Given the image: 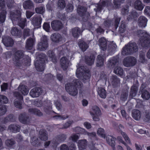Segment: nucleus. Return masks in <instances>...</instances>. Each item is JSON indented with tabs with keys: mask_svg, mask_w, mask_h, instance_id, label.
Wrapping results in <instances>:
<instances>
[{
	"mask_svg": "<svg viewBox=\"0 0 150 150\" xmlns=\"http://www.w3.org/2000/svg\"><path fill=\"white\" fill-rule=\"evenodd\" d=\"M95 58L93 55H92L90 57H85V62L86 64L89 65L93 64L94 62Z\"/></svg>",
	"mask_w": 150,
	"mask_h": 150,
	"instance_id": "36",
	"label": "nucleus"
},
{
	"mask_svg": "<svg viewBox=\"0 0 150 150\" xmlns=\"http://www.w3.org/2000/svg\"><path fill=\"white\" fill-rule=\"evenodd\" d=\"M35 11L37 13L42 14L45 11V7L43 6L38 7L35 8Z\"/></svg>",
	"mask_w": 150,
	"mask_h": 150,
	"instance_id": "50",
	"label": "nucleus"
},
{
	"mask_svg": "<svg viewBox=\"0 0 150 150\" xmlns=\"http://www.w3.org/2000/svg\"><path fill=\"white\" fill-rule=\"evenodd\" d=\"M7 111V108L5 105H0V116L4 115Z\"/></svg>",
	"mask_w": 150,
	"mask_h": 150,
	"instance_id": "52",
	"label": "nucleus"
},
{
	"mask_svg": "<svg viewBox=\"0 0 150 150\" xmlns=\"http://www.w3.org/2000/svg\"><path fill=\"white\" fill-rule=\"evenodd\" d=\"M66 91L71 95L75 96L78 93V90L73 85V83H68L65 85Z\"/></svg>",
	"mask_w": 150,
	"mask_h": 150,
	"instance_id": "7",
	"label": "nucleus"
},
{
	"mask_svg": "<svg viewBox=\"0 0 150 150\" xmlns=\"http://www.w3.org/2000/svg\"><path fill=\"white\" fill-rule=\"evenodd\" d=\"M87 141L86 139H82L79 140L78 143L79 149L83 150L86 149L87 145Z\"/></svg>",
	"mask_w": 150,
	"mask_h": 150,
	"instance_id": "32",
	"label": "nucleus"
},
{
	"mask_svg": "<svg viewBox=\"0 0 150 150\" xmlns=\"http://www.w3.org/2000/svg\"><path fill=\"white\" fill-rule=\"evenodd\" d=\"M42 89L39 87H36L31 90L29 94L33 98H36L39 97L42 93Z\"/></svg>",
	"mask_w": 150,
	"mask_h": 150,
	"instance_id": "9",
	"label": "nucleus"
},
{
	"mask_svg": "<svg viewBox=\"0 0 150 150\" xmlns=\"http://www.w3.org/2000/svg\"><path fill=\"white\" fill-rule=\"evenodd\" d=\"M112 86L114 87H117L120 86V80L115 75L111 76L110 79Z\"/></svg>",
	"mask_w": 150,
	"mask_h": 150,
	"instance_id": "19",
	"label": "nucleus"
},
{
	"mask_svg": "<svg viewBox=\"0 0 150 150\" xmlns=\"http://www.w3.org/2000/svg\"><path fill=\"white\" fill-rule=\"evenodd\" d=\"M105 58L102 55L98 56L96 58V64L98 67H100L103 66Z\"/></svg>",
	"mask_w": 150,
	"mask_h": 150,
	"instance_id": "28",
	"label": "nucleus"
},
{
	"mask_svg": "<svg viewBox=\"0 0 150 150\" xmlns=\"http://www.w3.org/2000/svg\"><path fill=\"white\" fill-rule=\"evenodd\" d=\"M132 117L136 120H139L141 118V112L138 109L133 110L132 111Z\"/></svg>",
	"mask_w": 150,
	"mask_h": 150,
	"instance_id": "21",
	"label": "nucleus"
},
{
	"mask_svg": "<svg viewBox=\"0 0 150 150\" xmlns=\"http://www.w3.org/2000/svg\"><path fill=\"white\" fill-rule=\"evenodd\" d=\"M124 129V126L121 124H120L116 129L118 132L120 133L123 136L126 142L129 144H131V143L129 138L125 133L123 131Z\"/></svg>",
	"mask_w": 150,
	"mask_h": 150,
	"instance_id": "10",
	"label": "nucleus"
},
{
	"mask_svg": "<svg viewBox=\"0 0 150 150\" xmlns=\"http://www.w3.org/2000/svg\"><path fill=\"white\" fill-rule=\"evenodd\" d=\"M6 145L9 147H11L15 144V142L13 139H8L5 141Z\"/></svg>",
	"mask_w": 150,
	"mask_h": 150,
	"instance_id": "53",
	"label": "nucleus"
},
{
	"mask_svg": "<svg viewBox=\"0 0 150 150\" xmlns=\"http://www.w3.org/2000/svg\"><path fill=\"white\" fill-rule=\"evenodd\" d=\"M8 102V99L5 96L0 95V103H7Z\"/></svg>",
	"mask_w": 150,
	"mask_h": 150,
	"instance_id": "61",
	"label": "nucleus"
},
{
	"mask_svg": "<svg viewBox=\"0 0 150 150\" xmlns=\"http://www.w3.org/2000/svg\"><path fill=\"white\" fill-rule=\"evenodd\" d=\"M12 60L14 65L17 67H20L23 64H26L30 61V57L28 56H24V52L21 50L15 51L13 54Z\"/></svg>",
	"mask_w": 150,
	"mask_h": 150,
	"instance_id": "1",
	"label": "nucleus"
},
{
	"mask_svg": "<svg viewBox=\"0 0 150 150\" xmlns=\"http://www.w3.org/2000/svg\"><path fill=\"white\" fill-rule=\"evenodd\" d=\"M33 38H30L26 41L25 48L27 50H31L32 49L35 41V38L34 37V35Z\"/></svg>",
	"mask_w": 150,
	"mask_h": 150,
	"instance_id": "18",
	"label": "nucleus"
},
{
	"mask_svg": "<svg viewBox=\"0 0 150 150\" xmlns=\"http://www.w3.org/2000/svg\"><path fill=\"white\" fill-rule=\"evenodd\" d=\"M72 35L75 38L78 37L81 33L80 29L78 27L75 28L72 30Z\"/></svg>",
	"mask_w": 150,
	"mask_h": 150,
	"instance_id": "43",
	"label": "nucleus"
},
{
	"mask_svg": "<svg viewBox=\"0 0 150 150\" xmlns=\"http://www.w3.org/2000/svg\"><path fill=\"white\" fill-rule=\"evenodd\" d=\"M48 47V38L46 36H43L41 39L40 42L38 44V50L43 51L46 50Z\"/></svg>",
	"mask_w": 150,
	"mask_h": 150,
	"instance_id": "6",
	"label": "nucleus"
},
{
	"mask_svg": "<svg viewBox=\"0 0 150 150\" xmlns=\"http://www.w3.org/2000/svg\"><path fill=\"white\" fill-rule=\"evenodd\" d=\"M135 35L140 37L139 40L142 46L147 47L150 45V36L145 30H138Z\"/></svg>",
	"mask_w": 150,
	"mask_h": 150,
	"instance_id": "2",
	"label": "nucleus"
},
{
	"mask_svg": "<svg viewBox=\"0 0 150 150\" xmlns=\"http://www.w3.org/2000/svg\"><path fill=\"white\" fill-rule=\"evenodd\" d=\"M113 72L116 74L120 76H122L123 74V71L122 69L118 66L115 68Z\"/></svg>",
	"mask_w": 150,
	"mask_h": 150,
	"instance_id": "41",
	"label": "nucleus"
},
{
	"mask_svg": "<svg viewBox=\"0 0 150 150\" xmlns=\"http://www.w3.org/2000/svg\"><path fill=\"white\" fill-rule=\"evenodd\" d=\"M69 61L66 57H62L60 60L61 67L64 70H66L68 67Z\"/></svg>",
	"mask_w": 150,
	"mask_h": 150,
	"instance_id": "15",
	"label": "nucleus"
},
{
	"mask_svg": "<svg viewBox=\"0 0 150 150\" xmlns=\"http://www.w3.org/2000/svg\"><path fill=\"white\" fill-rule=\"evenodd\" d=\"M119 62L117 57H113L108 61V66L109 68H113L116 66H119Z\"/></svg>",
	"mask_w": 150,
	"mask_h": 150,
	"instance_id": "14",
	"label": "nucleus"
},
{
	"mask_svg": "<svg viewBox=\"0 0 150 150\" xmlns=\"http://www.w3.org/2000/svg\"><path fill=\"white\" fill-rule=\"evenodd\" d=\"M88 72V70L85 69L84 66H81L77 69L76 74L77 77L82 80L84 82H86V81L85 80H88L90 77Z\"/></svg>",
	"mask_w": 150,
	"mask_h": 150,
	"instance_id": "4",
	"label": "nucleus"
},
{
	"mask_svg": "<svg viewBox=\"0 0 150 150\" xmlns=\"http://www.w3.org/2000/svg\"><path fill=\"white\" fill-rule=\"evenodd\" d=\"M97 133L98 134L101 136L103 138H105V135L104 133V130L103 128H99L97 130Z\"/></svg>",
	"mask_w": 150,
	"mask_h": 150,
	"instance_id": "59",
	"label": "nucleus"
},
{
	"mask_svg": "<svg viewBox=\"0 0 150 150\" xmlns=\"http://www.w3.org/2000/svg\"><path fill=\"white\" fill-rule=\"evenodd\" d=\"M138 132L141 134H144V136L147 137H150V132L148 130H144L140 129L139 130Z\"/></svg>",
	"mask_w": 150,
	"mask_h": 150,
	"instance_id": "55",
	"label": "nucleus"
},
{
	"mask_svg": "<svg viewBox=\"0 0 150 150\" xmlns=\"http://www.w3.org/2000/svg\"><path fill=\"white\" fill-rule=\"evenodd\" d=\"M138 86L136 84H134L130 88L129 93V97L131 98L135 96L138 91Z\"/></svg>",
	"mask_w": 150,
	"mask_h": 150,
	"instance_id": "27",
	"label": "nucleus"
},
{
	"mask_svg": "<svg viewBox=\"0 0 150 150\" xmlns=\"http://www.w3.org/2000/svg\"><path fill=\"white\" fill-rule=\"evenodd\" d=\"M69 117L68 115H62L59 114L53 116V118H55V119H59L62 120H65Z\"/></svg>",
	"mask_w": 150,
	"mask_h": 150,
	"instance_id": "56",
	"label": "nucleus"
},
{
	"mask_svg": "<svg viewBox=\"0 0 150 150\" xmlns=\"http://www.w3.org/2000/svg\"><path fill=\"white\" fill-rule=\"evenodd\" d=\"M75 131L79 133L85 134L86 131L82 128L78 127L75 128L74 129Z\"/></svg>",
	"mask_w": 150,
	"mask_h": 150,
	"instance_id": "60",
	"label": "nucleus"
},
{
	"mask_svg": "<svg viewBox=\"0 0 150 150\" xmlns=\"http://www.w3.org/2000/svg\"><path fill=\"white\" fill-rule=\"evenodd\" d=\"M6 13V10L0 11V23H3L5 21Z\"/></svg>",
	"mask_w": 150,
	"mask_h": 150,
	"instance_id": "44",
	"label": "nucleus"
},
{
	"mask_svg": "<svg viewBox=\"0 0 150 150\" xmlns=\"http://www.w3.org/2000/svg\"><path fill=\"white\" fill-rule=\"evenodd\" d=\"M51 26L53 29L57 31L62 28L63 25L60 21L58 20H54L52 22Z\"/></svg>",
	"mask_w": 150,
	"mask_h": 150,
	"instance_id": "13",
	"label": "nucleus"
},
{
	"mask_svg": "<svg viewBox=\"0 0 150 150\" xmlns=\"http://www.w3.org/2000/svg\"><path fill=\"white\" fill-rule=\"evenodd\" d=\"M91 115L100 116L101 115V111L99 108L97 106L95 105L92 107V110L90 112Z\"/></svg>",
	"mask_w": 150,
	"mask_h": 150,
	"instance_id": "33",
	"label": "nucleus"
},
{
	"mask_svg": "<svg viewBox=\"0 0 150 150\" xmlns=\"http://www.w3.org/2000/svg\"><path fill=\"white\" fill-rule=\"evenodd\" d=\"M67 138V135L64 134H60L57 136L56 139L58 142H63Z\"/></svg>",
	"mask_w": 150,
	"mask_h": 150,
	"instance_id": "46",
	"label": "nucleus"
},
{
	"mask_svg": "<svg viewBox=\"0 0 150 150\" xmlns=\"http://www.w3.org/2000/svg\"><path fill=\"white\" fill-rule=\"evenodd\" d=\"M48 55L51 61L54 63H55L57 62V59L56 56L53 51L51 50H49L48 52Z\"/></svg>",
	"mask_w": 150,
	"mask_h": 150,
	"instance_id": "40",
	"label": "nucleus"
},
{
	"mask_svg": "<svg viewBox=\"0 0 150 150\" xmlns=\"http://www.w3.org/2000/svg\"><path fill=\"white\" fill-rule=\"evenodd\" d=\"M74 122L73 120H70L66 122L63 125L62 129H66L69 127L70 125Z\"/></svg>",
	"mask_w": 150,
	"mask_h": 150,
	"instance_id": "62",
	"label": "nucleus"
},
{
	"mask_svg": "<svg viewBox=\"0 0 150 150\" xmlns=\"http://www.w3.org/2000/svg\"><path fill=\"white\" fill-rule=\"evenodd\" d=\"M14 95L17 97H18L20 99V101H18V98L15 100V102H17L16 103H22L23 98L20 94L18 92H16L14 93Z\"/></svg>",
	"mask_w": 150,
	"mask_h": 150,
	"instance_id": "58",
	"label": "nucleus"
},
{
	"mask_svg": "<svg viewBox=\"0 0 150 150\" xmlns=\"http://www.w3.org/2000/svg\"><path fill=\"white\" fill-rule=\"evenodd\" d=\"M42 20L40 16H35L32 18L31 22L34 26L39 27L41 24Z\"/></svg>",
	"mask_w": 150,
	"mask_h": 150,
	"instance_id": "22",
	"label": "nucleus"
},
{
	"mask_svg": "<svg viewBox=\"0 0 150 150\" xmlns=\"http://www.w3.org/2000/svg\"><path fill=\"white\" fill-rule=\"evenodd\" d=\"M134 6L136 9L140 11H142L144 8V5L139 0L135 1L134 4Z\"/></svg>",
	"mask_w": 150,
	"mask_h": 150,
	"instance_id": "30",
	"label": "nucleus"
},
{
	"mask_svg": "<svg viewBox=\"0 0 150 150\" xmlns=\"http://www.w3.org/2000/svg\"><path fill=\"white\" fill-rule=\"evenodd\" d=\"M70 83H73V85L76 88L77 87L78 88L81 89L83 87V85L82 83L80 81L79 79H75L72 82Z\"/></svg>",
	"mask_w": 150,
	"mask_h": 150,
	"instance_id": "38",
	"label": "nucleus"
},
{
	"mask_svg": "<svg viewBox=\"0 0 150 150\" xmlns=\"http://www.w3.org/2000/svg\"><path fill=\"white\" fill-rule=\"evenodd\" d=\"M115 138L113 137L108 135L107 136L106 140L107 143L113 148H114L115 146Z\"/></svg>",
	"mask_w": 150,
	"mask_h": 150,
	"instance_id": "35",
	"label": "nucleus"
},
{
	"mask_svg": "<svg viewBox=\"0 0 150 150\" xmlns=\"http://www.w3.org/2000/svg\"><path fill=\"white\" fill-rule=\"evenodd\" d=\"M125 0H114V4L115 7L119 8L120 7L121 4L123 3Z\"/></svg>",
	"mask_w": 150,
	"mask_h": 150,
	"instance_id": "51",
	"label": "nucleus"
},
{
	"mask_svg": "<svg viewBox=\"0 0 150 150\" xmlns=\"http://www.w3.org/2000/svg\"><path fill=\"white\" fill-rule=\"evenodd\" d=\"M139 61L142 63H144L146 62V60L145 57V53L143 52H140L139 59Z\"/></svg>",
	"mask_w": 150,
	"mask_h": 150,
	"instance_id": "54",
	"label": "nucleus"
},
{
	"mask_svg": "<svg viewBox=\"0 0 150 150\" xmlns=\"http://www.w3.org/2000/svg\"><path fill=\"white\" fill-rule=\"evenodd\" d=\"M18 119L20 122L23 124H28L30 122L29 116L25 112L20 114Z\"/></svg>",
	"mask_w": 150,
	"mask_h": 150,
	"instance_id": "16",
	"label": "nucleus"
},
{
	"mask_svg": "<svg viewBox=\"0 0 150 150\" xmlns=\"http://www.w3.org/2000/svg\"><path fill=\"white\" fill-rule=\"evenodd\" d=\"M142 117L145 122H150V113L148 111H145L143 112Z\"/></svg>",
	"mask_w": 150,
	"mask_h": 150,
	"instance_id": "37",
	"label": "nucleus"
},
{
	"mask_svg": "<svg viewBox=\"0 0 150 150\" xmlns=\"http://www.w3.org/2000/svg\"><path fill=\"white\" fill-rule=\"evenodd\" d=\"M23 5L24 8L26 9H30L34 7L33 3L30 0H27L24 1Z\"/></svg>",
	"mask_w": 150,
	"mask_h": 150,
	"instance_id": "31",
	"label": "nucleus"
},
{
	"mask_svg": "<svg viewBox=\"0 0 150 150\" xmlns=\"http://www.w3.org/2000/svg\"><path fill=\"white\" fill-rule=\"evenodd\" d=\"M137 62L136 59L132 57H127L123 60V63L126 67H132Z\"/></svg>",
	"mask_w": 150,
	"mask_h": 150,
	"instance_id": "8",
	"label": "nucleus"
},
{
	"mask_svg": "<svg viewBox=\"0 0 150 150\" xmlns=\"http://www.w3.org/2000/svg\"><path fill=\"white\" fill-rule=\"evenodd\" d=\"M38 57L39 58L35 62V66L38 71H42L44 69L45 55L43 54H39Z\"/></svg>",
	"mask_w": 150,
	"mask_h": 150,
	"instance_id": "5",
	"label": "nucleus"
},
{
	"mask_svg": "<svg viewBox=\"0 0 150 150\" xmlns=\"http://www.w3.org/2000/svg\"><path fill=\"white\" fill-rule=\"evenodd\" d=\"M21 126L16 124H13L10 125L8 128V130L13 133H16L20 132Z\"/></svg>",
	"mask_w": 150,
	"mask_h": 150,
	"instance_id": "12",
	"label": "nucleus"
},
{
	"mask_svg": "<svg viewBox=\"0 0 150 150\" xmlns=\"http://www.w3.org/2000/svg\"><path fill=\"white\" fill-rule=\"evenodd\" d=\"M121 53L123 55H127L132 54L127 45H125V47L123 48Z\"/></svg>",
	"mask_w": 150,
	"mask_h": 150,
	"instance_id": "45",
	"label": "nucleus"
},
{
	"mask_svg": "<svg viewBox=\"0 0 150 150\" xmlns=\"http://www.w3.org/2000/svg\"><path fill=\"white\" fill-rule=\"evenodd\" d=\"M142 93V97L146 100H148L150 97L149 93L146 90H144Z\"/></svg>",
	"mask_w": 150,
	"mask_h": 150,
	"instance_id": "49",
	"label": "nucleus"
},
{
	"mask_svg": "<svg viewBox=\"0 0 150 150\" xmlns=\"http://www.w3.org/2000/svg\"><path fill=\"white\" fill-rule=\"evenodd\" d=\"M125 29L126 25L123 22H121V25L119 29V32L121 33H123L125 31Z\"/></svg>",
	"mask_w": 150,
	"mask_h": 150,
	"instance_id": "57",
	"label": "nucleus"
},
{
	"mask_svg": "<svg viewBox=\"0 0 150 150\" xmlns=\"http://www.w3.org/2000/svg\"><path fill=\"white\" fill-rule=\"evenodd\" d=\"M99 45L100 49L105 51L107 49V40L104 37L100 38L98 40Z\"/></svg>",
	"mask_w": 150,
	"mask_h": 150,
	"instance_id": "20",
	"label": "nucleus"
},
{
	"mask_svg": "<svg viewBox=\"0 0 150 150\" xmlns=\"http://www.w3.org/2000/svg\"><path fill=\"white\" fill-rule=\"evenodd\" d=\"M21 14L18 11H16L11 12L10 17L12 22L15 21H17L18 25L22 28H23L25 26V23L26 21L25 18H21Z\"/></svg>",
	"mask_w": 150,
	"mask_h": 150,
	"instance_id": "3",
	"label": "nucleus"
},
{
	"mask_svg": "<svg viewBox=\"0 0 150 150\" xmlns=\"http://www.w3.org/2000/svg\"><path fill=\"white\" fill-rule=\"evenodd\" d=\"M39 137L42 141H45L48 138L47 132L44 129H41L39 132Z\"/></svg>",
	"mask_w": 150,
	"mask_h": 150,
	"instance_id": "24",
	"label": "nucleus"
},
{
	"mask_svg": "<svg viewBox=\"0 0 150 150\" xmlns=\"http://www.w3.org/2000/svg\"><path fill=\"white\" fill-rule=\"evenodd\" d=\"M77 11L78 14L81 16H85L88 13L87 11L86 8L81 6H78Z\"/></svg>",
	"mask_w": 150,
	"mask_h": 150,
	"instance_id": "29",
	"label": "nucleus"
},
{
	"mask_svg": "<svg viewBox=\"0 0 150 150\" xmlns=\"http://www.w3.org/2000/svg\"><path fill=\"white\" fill-rule=\"evenodd\" d=\"M18 91L24 95H27L29 92V89L25 85L21 84L18 87Z\"/></svg>",
	"mask_w": 150,
	"mask_h": 150,
	"instance_id": "23",
	"label": "nucleus"
},
{
	"mask_svg": "<svg viewBox=\"0 0 150 150\" xmlns=\"http://www.w3.org/2000/svg\"><path fill=\"white\" fill-rule=\"evenodd\" d=\"M52 40L55 42L58 43L62 40V36L58 33H54L52 34L50 37Z\"/></svg>",
	"mask_w": 150,
	"mask_h": 150,
	"instance_id": "26",
	"label": "nucleus"
},
{
	"mask_svg": "<svg viewBox=\"0 0 150 150\" xmlns=\"http://www.w3.org/2000/svg\"><path fill=\"white\" fill-rule=\"evenodd\" d=\"M125 89L123 91L120 97L121 100L123 101L127 99L128 96V90L129 88V87L127 85H125Z\"/></svg>",
	"mask_w": 150,
	"mask_h": 150,
	"instance_id": "34",
	"label": "nucleus"
},
{
	"mask_svg": "<svg viewBox=\"0 0 150 150\" xmlns=\"http://www.w3.org/2000/svg\"><path fill=\"white\" fill-rule=\"evenodd\" d=\"M147 19L144 16H140L137 20V23L139 26L141 28H144L146 25Z\"/></svg>",
	"mask_w": 150,
	"mask_h": 150,
	"instance_id": "17",
	"label": "nucleus"
},
{
	"mask_svg": "<svg viewBox=\"0 0 150 150\" xmlns=\"http://www.w3.org/2000/svg\"><path fill=\"white\" fill-rule=\"evenodd\" d=\"M98 93L100 96L103 98H105L106 96V91L103 88H99L98 89Z\"/></svg>",
	"mask_w": 150,
	"mask_h": 150,
	"instance_id": "39",
	"label": "nucleus"
},
{
	"mask_svg": "<svg viewBox=\"0 0 150 150\" xmlns=\"http://www.w3.org/2000/svg\"><path fill=\"white\" fill-rule=\"evenodd\" d=\"M11 34L13 36H18L20 34V31L17 28L13 27L11 28Z\"/></svg>",
	"mask_w": 150,
	"mask_h": 150,
	"instance_id": "47",
	"label": "nucleus"
},
{
	"mask_svg": "<svg viewBox=\"0 0 150 150\" xmlns=\"http://www.w3.org/2000/svg\"><path fill=\"white\" fill-rule=\"evenodd\" d=\"M2 42L6 47H11L13 44V39L8 36H4L2 38Z\"/></svg>",
	"mask_w": 150,
	"mask_h": 150,
	"instance_id": "11",
	"label": "nucleus"
},
{
	"mask_svg": "<svg viewBox=\"0 0 150 150\" xmlns=\"http://www.w3.org/2000/svg\"><path fill=\"white\" fill-rule=\"evenodd\" d=\"M57 6L58 8L62 9L65 7L66 4L64 0H59L57 2Z\"/></svg>",
	"mask_w": 150,
	"mask_h": 150,
	"instance_id": "48",
	"label": "nucleus"
},
{
	"mask_svg": "<svg viewBox=\"0 0 150 150\" xmlns=\"http://www.w3.org/2000/svg\"><path fill=\"white\" fill-rule=\"evenodd\" d=\"M5 3L4 0H0V11L6 10Z\"/></svg>",
	"mask_w": 150,
	"mask_h": 150,
	"instance_id": "63",
	"label": "nucleus"
},
{
	"mask_svg": "<svg viewBox=\"0 0 150 150\" xmlns=\"http://www.w3.org/2000/svg\"><path fill=\"white\" fill-rule=\"evenodd\" d=\"M79 45L80 48L84 52L88 48V45L84 41L81 40L79 42Z\"/></svg>",
	"mask_w": 150,
	"mask_h": 150,
	"instance_id": "42",
	"label": "nucleus"
},
{
	"mask_svg": "<svg viewBox=\"0 0 150 150\" xmlns=\"http://www.w3.org/2000/svg\"><path fill=\"white\" fill-rule=\"evenodd\" d=\"M127 45L132 53L136 52L138 50V46L135 42H130Z\"/></svg>",
	"mask_w": 150,
	"mask_h": 150,
	"instance_id": "25",
	"label": "nucleus"
},
{
	"mask_svg": "<svg viewBox=\"0 0 150 150\" xmlns=\"http://www.w3.org/2000/svg\"><path fill=\"white\" fill-rule=\"evenodd\" d=\"M30 35V30L29 29H25L23 33V37L24 39Z\"/></svg>",
	"mask_w": 150,
	"mask_h": 150,
	"instance_id": "64",
	"label": "nucleus"
}]
</instances>
